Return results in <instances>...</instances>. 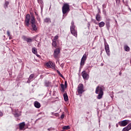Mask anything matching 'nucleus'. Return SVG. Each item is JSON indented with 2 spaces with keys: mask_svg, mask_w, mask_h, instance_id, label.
<instances>
[{
  "mask_svg": "<svg viewBox=\"0 0 131 131\" xmlns=\"http://www.w3.org/2000/svg\"><path fill=\"white\" fill-rule=\"evenodd\" d=\"M51 68L52 69H55V63H53L52 61H51Z\"/></svg>",
  "mask_w": 131,
  "mask_h": 131,
  "instance_id": "obj_31",
  "label": "nucleus"
},
{
  "mask_svg": "<svg viewBox=\"0 0 131 131\" xmlns=\"http://www.w3.org/2000/svg\"><path fill=\"white\" fill-rule=\"evenodd\" d=\"M36 56H37V57H39V55L37 54V55H36Z\"/></svg>",
  "mask_w": 131,
  "mask_h": 131,
  "instance_id": "obj_47",
  "label": "nucleus"
},
{
  "mask_svg": "<svg viewBox=\"0 0 131 131\" xmlns=\"http://www.w3.org/2000/svg\"><path fill=\"white\" fill-rule=\"evenodd\" d=\"M46 66L48 68H51V61H49L46 63Z\"/></svg>",
  "mask_w": 131,
  "mask_h": 131,
  "instance_id": "obj_34",
  "label": "nucleus"
},
{
  "mask_svg": "<svg viewBox=\"0 0 131 131\" xmlns=\"http://www.w3.org/2000/svg\"><path fill=\"white\" fill-rule=\"evenodd\" d=\"M52 46L54 47V48H57V41H52Z\"/></svg>",
  "mask_w": 131,
  "mask_h": 131,
  "instance_id": "obj_29",
  "label": "nucleus"
},
{
  "mask_svg": "<svg viewBox=\"0 0 131 131\" xmlns=\"http://www.w3.org/2000/svg\"><path fill=\"white\" fill-rule=\"evenodd\" d=\"M96 19L97 21H98V22H100L101 21V15L99 14H97L96 15Z\"/></svg>",
  "mask_w": 131,
  "mask_h": 131,
  "instance_id": "obj_19",
  "label": "nucleus"
},
{
  "mask_svg": "<svg viewBox=\"0 0 131 131\" xmlns=\"http://www.w3.org/2000/svg\"><path fill=\"white\" fill-rule=\"evenodd\" d=\"M57 73H58L59 75H60V74H61V73H60V71H57Z\"/></svg>",
  "mask_w": 131,
  "mask_h": 131,
  "instance_id": "obj_44",
  "label": "nucleus"
},
{
  "mask_svg": "<svg viewBox=\"0 0 131 131\" xmlns=\"http://www.w3.org/2000/svg\"><path fill=\"white\" fill-rule=\"evenodd\" d=\"M62 14L65 15L67 13H69L70 11V7H69V4L65 3L63 4V6L62 8Z\"/></svg>",
  "mask_w": 131,
  "mask_h": 131,
  "instance_id": "obj_2",
  "label": "nucleus"
},
{
  "mask_svg": "<svg viewBox=\"0 0 131 131\" xmlns=\"http://www.w3.org/2000/svg\"><path fill=\"white\" fill-rule=\"evenodd\" d=\"M99 27L102 28V27H104L105 26V23L104 21H101L100 23H98Z\"/></svg>",
  "mask_w": 131,
  "mask_h": 131,
  "instance_id": "obj_23",
  "label": "nucleus"
},
{
  "mask_svg": "<svg viewBox=\"0 0 131 131\" xmlns=\"http://www.w3.org/2000/svg\"><path fill=\"white\" fill-rule=\"evenodd\" d=\"M82 76L85 80H88L90 78V75H88L85 71L82 72Z\"/></svg>",
  "mask_w": 131,
  "mask_h": 131,
  "instance_id": "obj_7",
  "label": "nucleus"
},
{
  "mask_svg": "<svg viewBox=\"0 0 131 131\" xmlns=\"http://www.w3.org/2000/svg\"><path fill=\"white\" fill-rule=\"evenodd\" d=\"M71 26H73V27H74V28H75V26L74 25V22H73V21H72L71 22Z\"/></svg>",
  "mask_w": 131,
  "mask_h": 131,
  "instance_id": "obj_37",
  "label": "nucleus"
},
{
  "mask_svg": "<svg viewBox=\"0 0 131 131\" xmlns=\"http://www.w3.org/2000/svg\"><path fill=\"white\" fill-rule=\"evenodd\" d=\"M64 86H65L64 85V84H61V85H60V87H61V91L62 92H65V89H64Z\"/></svg>",
  "mask_w": 131,
  "mask_h": 131,
  "instance_id": "obj_30",
  "label": "nucleus"
},
{
  "mask_svg": "<svg viewBox=\"0 0 131 131\" xmlns=\"http://www.w3.org/2000/svg\"><path fill=\"white\" fill-rule=\"evenodd\" d=\"M8 6H9V2H6L4 5V7L5 8V9H7V8H8Z\"/></svg>",
  "mask_w": 131,
  "mask_h": 131,
  "instance_id": "obj_35",
  "label": "nucleus"
},
{
  "mask_svg": "<svg viewBox=\"0 0 131 131\" xmlns=\"http://www.w3.org/2000/svg\"><path fill=\"white\" fill-rule=\"evenodd\" d=\"M58 38H59V37L57 35L55 36L54 38L53 39L52 41H57V40L58 39Z\"/></svg>",
  "mask_w": 131,
  "mask_h": 131,
  "instance_id": "obj_33",
  "label": "nucleus"
},
{
  "mask_svg": "<svg viewBox=\"0 0 131 131\" xmlns=\"http://www.w3.org/2000/svg\"><path fill=\"white\" fill-rule=\"evenodd\" d=\"M49 131H52V130H54L55 129V128H53V127H50L47 129Z\"/></svg>",
  "mask_w": 131,
  "mask_h": 131,
  "instance_id": "obj_36",
  "label": "nucleus"
},
{
  "mask_svg": "<svg viewBox=\"0 0 131 131\" xmlns=\"http://www.w3.org/2000/svg\"><path fill=\"white\" fill-rule=\"evenodd\" d=\"M106 26L107 29L109 30V29L110 28V23L109 21L106 22Z\"/></svg>",
  "mask_w": 131,
  "mask_h": 131,
  "instance_id": "obj_28",
  "label": "nucleus"
},
{
  "mask_svg": "<svg viewBox=\"0 0 131 131\" xmlns=\"http://www.w3.org/2000/svg\"><path fill=\"white\" fill-rule=\"evenodd\" d=\"M31 24H35V18L33 15L31 16Z\"/></svg>",
  "mask_w": 131,
  "mask_h": 131,
  "instance_id": "obj_16",
  "label": "nucleus"
},
{
  "mask_svg": "<svg viewBox=\"0 0 131 131\" xmlns=\"http://www.w3.org/2000/svg\"><path fill=\"white\" fill-rule=\"evenodd\" d=\"M35 15H37V14L36 13V12H35Z\"/></svg>",
  "mask_w": 131,
  "mask_h": 131,
  "instance_id": "obj_49",
  "label": "nucleus"
},
{
  "mask_svg": "<svg viewBox=\"0 0 131 131\" xmlns=\"http://www.w3.org/2000/svg\"><path fill=\"white\" fill-rule=\"evenodd\" d=\"M99 131H101V130H99Z\"/></svg>",
  "mask_w": 131,
  "mask_h": 131,
  "instance_id": "obj_51",
  "label": "nucleus"
},
{
  "mask_svg": "<svg viewBox=\"0 0 131 131\" xmlns=\"http://www.w3.org/2000/svg\"><path fill=\"white\" fill-rule=\"evenodd\" d=\"M63 98L66 102H67V101H68L69 99H68V95H67V93H64L63 94Z\"/></svg>",
  "mask_w": 131,
  "mask_h": 131,
  "instance_id": "obj_25",
  "label": "nucleus"
},
{
  "mask_svg": "<svg viewBox=\"0 0 131 131\" xmlns=\"http://www.w3.org/2000/svg\"><path fill=\"white\" fill-rule=\"evenodd\" d=\"M71 33L75 37H77V30H75V28L73 26L70 27Z\"/></svg>",
  "mask_w": 131,
  "mask_h": 131,
  "instance_id": "obj_5",
  "label": "nucleus"
},
{
  "mask_svg": "<svg viewBox=\"0 0 131 131\" xmlns=\"http://www.w3.org/2000/svg\"><path fill=\"white\" fill-rule=\"evenodd\" d=\"M19 130H25V122H23L18 124Z\"/></svg>",
  "mask_w": 131,
  "mask_h": 131,
  "instance_id": "obj_11",
  "label": "nucleus"
},
{
  "mask_svg": "<svg viewBox=\"0 0 131 131\" xmlns=\"http://www.w3.org/2000/svg\"><path fill=\"white\" fill-rule=\"evenodd\" d=\"M64 117H65V115L64 114H62V115L60 116V118H61V119H63Z\"/></svg>",
  "mask_w": 131,
  "mask_h": 131,
  "instance_id": "obj_39",
  "label": "nucleus"
},
{
  "mask_svg": "<svg viewBox=\"0 0 131 131\" xmlns=\"http://www.w3.org/2000/svg\"><path fill=\"white\" fill-rule=\"evenodd\" d=\"M35 40L37 42H39L41 40V38H40V36L39 35H36L35 37Z\"/></svg>",
  "mask_w": 131,
  "mask_h": 131,
  "instance_id": "obj_22",
  "label": "nucleus"
},
{
  "mask_svg": "<svg viewBox=\"0 0 131 131\" xmlns=\"http://www.w3.org/2000/svg\"><path fill=\"white\" fill-rule=\"evenodd\" d=\"M32 52L34 55H37V49L35 47L32 49Z\"/></svg>",
  "mask_w": 131,
  "mask_h": 131,
  "instance_id": "obj_21",
  "label": "nucleus"
},
{
  "mask_svg": "<svg viewBox=\"0 0 131 131\" xmlns=\"http://www.w3.org/2000/svg\"><path fill=\"white\" fill-rule=\"evenodd\" d=\"M104 90V86H98L96 88L95 93L96 94H98L97 96V99L100 100V99H102L103 97V95H104V92H103V90Z\"/></svg>",
  "mask_w": 131,
  "mask_h": 131,
  "instance_id": "obj_1",
  "label": "nucleus"
},
{
  "mask_svg": "<svg viewBox=\"0 0 131 131\" xmlns=\"http://www.w3.org/2000/svg\"><path fill=\"white\" fill-rule=\"evenodd\" d=\"M70 126H69V125L64 126L62 127V129H70Z\"/></svg>",
  "mask_w": 131,
  "mask_h": 131,
  "instance_id": "obj_32",
  "label": "nucleus"
},
{
  "mask_svg": "<svg viewBox=\"0 0 131 131\" xmlns=\"http://www.w3.org/2000/svg\"><path fill=\"white\" fill-rule=\"evenodd\" d=\"M88 58V55H86V54H84L81 59V61H80V66H83L84 65V63L85 62V61H86V59Z\"/></svg>",
  "mask_w": 131,
  "mask_h": 131,
  "instance_id": "obj_3",
  "label": "nucleus"
},
{
  "mask_svg": "<svg viewBox=\"0 0 131 131\" xmlns=\"http://www.w3.org/2000/svg\"><path fill=\"white\" fill-rule=\"evenodd\" d=\"M116 127H118V124H116Z\"/></svg>",
  "mask_w": 131,
  "mask_h": 131,
  "instance_id": "obj_48",
  "label": "nucleus"
},
{
  "mask_svg": "<svg viewBox=\"0 0 131 131\" xmlns=\"http://www.w3.org/2000/svg\"><path fill=\"white\" fill-rule=\"evenodd\" d=\"M108 127H109V128H111V125H109V126H108Z\"/></svg>",
  "mask_w": 131,
  "mask_h": 131,
  "instance_id": "obj_45",
  "label": "nucleus"
},
{
  "mask_svg": "<svg viewBox=\"0 0 131 131\" xmlns=\"http://www.w3.org/2000/svg\"><path fill=\"white\" fill-rule=\"evenodd\" d=\"M3 115H4L3 114V112H2L1 111H0V116H3Z\"/></svg>",
  "mask_w": 131,
  "mask_h": 131,
  "instance_id": "obj_43",
  "label": "nucleus"
},
{
  "mask_svg": "<svg viewBox=\"0 0 131 131\" xmlns=\"http://www.w3.org/2000/svg\"><path fill=\"white\" fill-rule=\"evenodd\" d=\"M33 77H34V75L33 74H31L28 79V81H27V83H30V82L32 81Z\"/></svg>",
  "mask_w": 131,
  "mask_h": 131,
  "instance_id": "obj_13",
  "label": "nucleus"
},
{
  "mask_svg": "<svg viewBox=\"0 0 131 131\" xmlns=\"http://www.w3.org/2000/svg\"><path fill=\"white\" fill-rule=\"evenodd\" d=\"M37 20H38L39 22H40V18H39V16L37 17Z\"/></svg>",
  "mask_w": 131,
  "mask_h": 131,
  "instance_id": "obj_41",
  "label": "nucleus"
},
{
  "mask_svg": "<svg viewBox=\"0 0 131 131\" xmlns=\"http://www.w3.org/2000/svg\"><path fill=\"white\" fill-rule=\"evenodd\" d=\"M129 123V121L128 120H123L119 122V124L120 126H125Z\"/></svg>",
  "mask_w": 131,
  "mask_h": 131,
  "instance_id": "obj_6",
  "label": "nucleus"
},
{
  "mask_svg": "<svg viewBox=\"0 0 131 131\" xmlns=\"http://www.w3.org/2000/svg\"><path fill=\"white\" fill-rule=\"evenodd\" d=\"M37 2L38 4H39L40 5V7L42 8V6H43V1L42 0H37Z\"/></svg>",
  "mask_w": 131,
  "mask_h": 131,
  "instance_id": "obj_27",
  "label": "nucleus"
},
{
  "mask_svg": "<svg viewBox=\"0 0 131 131\" xmlns=\"http://www.w3.org/2000/svg\"><path fill=\"white\" fill-rule=\"evenodd\" d=\"M34 106L36 107V108H40V103L38 102V101H35L34 102Z\"/></svg>",
  "mask_w": 131,
  "mask_h": 131,
  "instance_id": "obj_14",
  "label": "nucleus"
},
{
  "mask_svg": "<svg viewBox=\"0 0 131 131\" xmlns=\"http://www.w3.org/2000/svg\"><path fill=\"white\" fill-rule=\"evenodd\" d=\"M15 113L14 114L15 117H19L21 115V112H19V111L15 110Z\"/></svg>",
  "mask_w": 131,
  "mask_h": 131,
  "instance_id": "obj_15",
  "label": "nucleus"
},
{
  "mask_svg": "<svg viewBox=\"0 0 131 131\" xmlns=\"http://www.w3.org/2000/svg\"><path fill=\"white\" fill-rule=\"evenodd\" d=\"M131 129V123L127 125V126L125 127L122 129V131H128Z\"/></svg>",
  "mask_w": 131,
  "mask_h": 131,
  "instance_id": "obj_12",
  "label": "nucleus"
},
{
  "mask_svg": "<svg viewBox=\"0 0 131 131\" xmlns=\"http://www.w3.org/2000/svg\"><path fill=\"white\" fill-rule=\"evenodd\" d=\"M60 54V49L57 48L54 50L53 56L55 59H57Z\"/></svg>",
  "mask_w": 131,
  "mask_h": 131,
  "instance_id": "obj_9",
  "label": "nucleus"
},
{
  "mask_svg": "<svg viewBox=\"0 0 131 131\" xmlns=\"http://www.w3.org/2000/svg\"><path fill=\"white\" fill-rule=\"evenodd\" d=\"M104 47H105V52L107 55V56H110V49L109 48V45L108 43H104Z\"/></svg>",
  "mask_w": 131,
  "mask_h": 131,
  "instance_id": "obj_10",
  "label": "nucleus"
},
{
  "mask_svg": "<svg viewBox=\"0 0 131 131\" xmlns=\"http://www.w3.org/2000/svg\"><path fill=\"white\" fill-rule=\"evenodd\" d=\"M64 85H65L66 88H67V81H66L64 82Z\"/></svg>",
  "mask_w": 131,
  "mask_h": 131,
  "instance_id": "obj_42",
  "label": "nucleus"
},
{
  "mask_svg": "<svg viewBox=\"0 0 131 131\" xmlns=\"http://www.w3.org/2000/svg\"><path fill=\"white\" fill-rule=\"evenodd\" d=\"M77 91L78 92L79 95H81L82 93L84 92V90H83V84H79L78 85Z\"/></svg>",
  "mask_w": 131,
  "mask_h": 131,
  "instance_id": "obj_4",
  "label": "nucleus"
},
{
  "mask_svg": "<svg viewBox=\"0 0 131 131\" xmlns=\"http://www.w3.org/2000/svg\"><path fill=\"white\" fill-rule=\"evenodd\" d=\"M32 30L34 31H36L37 30V27H36V25L35 24H33L31 25Z\"/></svg>",
  "mask_w": 131,
  "mask_h": 131,
  "instance_id": "obj_17",
  "label": "nucleus"
},
{
  "mask_svg": "<svg viewBox=\"0 0 131 131\" xmlns=\"http://www.w3.org/2000/svg\"><path fill=\"white\" fill-rule=\"evenodd\" d=\"M103 7H104V5H103Z\"/></svg>",
  "mask_w": 131,
  "mask_h": 131,
  "instance_id": "obj_50",
  "label": "nucleus"
},
{
  "mask_svg": "<svg viewBox=\"0 0 131 131\" xmlns=\"http://www.w3.org/2000/svg\"><path fill=\"white\" fill-rule=\"evenodd\" d=\"M59 75L61 76V77H63V75L62 74H60Z\"/></svg>",
  "mask_w": 131,
  "mask_h": 131,
  "instance_id": "obj_46",
  "label": "nucleus"
},
{
  "mask_svg": "<svg viewBox=\"0 0 131 131\" xmlns=\"http://www.w3.org/2000/svg\"><path fill=\"white\" fill-rule=\"evenodd\" d=\"M44 22L45 23H51V18L46 17L45 19H44Z\"/></svg>",
  "mask_w": 131,
  "mask_h": 131,
  "instance_id": "obj_24",
  "label": "nucleus"
},
{
  "mask_svg": "<svg viewBox=\"0 0 131 131\" xmlns=\"http://www.w3.org/2000/svg\"><path fill=\"white\" fill-rule=\"evenodd\" d=\"M7 35H8V36H9V38H10V35H11V34H10V31H7Z\"/></svg>",
  "mask_w": 131,
  "mask_h": 131,
  "instance_id": "obj_38",
  "label": "nucleus"
},
{
  "mask_svg": "<svg viewBox=\"0 0 131 131\" xmlns=\"http://www.w3.org/2000/svg\"><path fill=\"white\" fill-rule=\"evenodd\" d=\"M124 49L126 52H129V51L130 50V49L129 48V47L128 46H127V45H125L124 47Z\"/></svg>",
  "mask_w": 131,
  "mask_h": 131,
  "instance_id": "obj_26",
  "label": "nucleus"
},
{
  "mask_svg": "<svg viewBox=\"0 0 131 131\" xmlns=\"http://www.w3.org/2000/svg\"><path fill=\"white\" fill-rule=\"evenodd\" d=\"M51 85H52V83H51V82L49 81H46L45 82V86L49 87V86H51Z\"/></svg>",
  "mask_w": 131,
  "mask_h": 131,
  "instance_id": "obj_18",
  "label": "nucleus"
},
{
  "mask_svg": "<svg viewBox=\"0 0 131 131\" xmlns=\"http://www.w3.org/2000/svg\"><path fill=\"white\" fill-rule=\"evenodd\" d=\"M24 40L27 41V42H31L32 41V39L30 38H27L26 37H24Z\"/></svg>",
  "mask_w": 131,
  "mask_h": 131,
  "instance_id": "obj_20",
  "label": "nucleus"
},
{
  "mask_svg": "<svg viewBox=\"0 0 131 131\" xmlns=\"http://www.w3.org/2000/svg\"><path fill=\"white\" fill-rule=\"evenodd\" d=\"M31 19V17H30V15L29 14H28L26 16L25 18V22H26V26L28 27L29 26V21H30V19Z\"/></svg>",
  "mask_w": 131,
  "mask_h": 131,
  "instance_id": "obj_8",
  "label": "nucleus"
},
{
  "mask_svg": "<svg viewBox=\"0 0 131 131\" xmlns=\"http://www.w3.org/2000/svg\"><path fill=\"white\" fill-rule=\"evenodd\" d=\"M116 3L117 5L120 4V0H117V1H116Z\"/></svg>",
  "mask_w": 131,
  "mask_h": 131,
  "instance_id": "obj_40",
  "label": "nucleus"
}]
</instances>
